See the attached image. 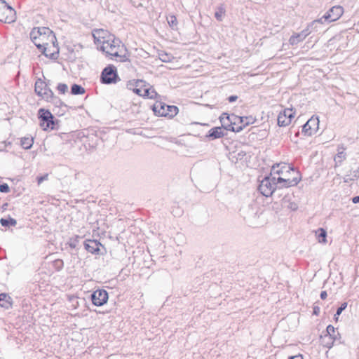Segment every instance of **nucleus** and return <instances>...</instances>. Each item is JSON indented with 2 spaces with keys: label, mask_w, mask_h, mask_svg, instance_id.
<instances>
[{
  "label": "nucleus",
  "mask_w": 359,
  "mask_h": 359,
  "mask_svg": "<svg viewBox=\"0 0 359 359\" xmlns=\"http://www.w3.org/2000/svg\"><path fill=\"white\" fill-rule=\"evenodd\" d=\"M29 35L32 41L46 57L53 60L57 59L59 50L55 47L56 39L48 27H34Z\"/></svg>",
  "instance_id": "nucleus-1"
},
{
  "label": "nucleus",
  "mask_w": 359,
  "mask_h": 359,
  "mask_svg": "<svg viewBox=\"0 0 359 359\" xmlns=\"http://www.w3.org/2000/svg\"><path fill=\"white\" fill-rule=\"evenodd\" d=\"M301 174L299 171H296V176L292 179L284 178L279 177L276 178L271 176V173L269 176H266L260 182L258 190L260 193L266 196H271L273 192L276 190L278 184L283 183L280 187H291L296 186L301 180Z\"/></svg>",
  "instance_id": "nucleus-2"
},
{
  "label": "nucleus",
  "mask_w": 359,
  "mask_h": 359,
  "mask_svg": "<svg viewBox=\"0 0 359 359\" xmlns=\"http://www.w3.org/2000/svg\"><path fill=\"white\" fill-rule=\"evenodd\" d=\"M121 41L118 39L104 40L102 42L100 49L107 54L116 57V60L121 62H130L129 55L124 45H120Z\"/></svg>",
  "instance_id": "nucleus-3"
},
{
  "label": "nucleus",
  "mask_w": 359,
  "mask_h": 359,
  "mask_svg": "<svg viewBox=\"0 0 359 359\" xmlns=\"http://www.w3.org/2000/svg\"><path fill=\"white\" fill-rule=\"evenodd\" d=\"M38 117L40 121V126L44 130H57L58 128L59 121L54 117L49 110L43 108L39 109Z\"/></svg>",
  "instance_id": "nucleus-4"
},
{
  "label": "nucleus",
  "mask_w": 359,
  "mask_h": 359,
  "mask_svg": "<svg viewBox=\"0 0 359 359\" xmlns=\"http://www.w3.org/2000/svg\"><path fill=\"white\" fill-rule=\"evenodd\" d=\"M321 20H316L311 22L306 29L299 33L292 34L289 39V42L292 46L297 45L302 41L313 31H318V26L320 25Z\"/></svg>",
  "instance_id": "nucleus-5"
},
{
  "label": "nucleus",
  "mask_w": 359,
  "mask_h": 359,
  "mask_svg": "<svg viewBox=\"0 0 359 359\" xmlns=\"http://www.w3.org/2000/svg\"><path fill=\"white\" fill-rule=\"evenodd\" d=\"M152 109L156 115L161 116L174 117L178 113V107L175 105H168L163 102H157L153 105Z\"/></svg>",
  "instance_id": "nucleus-6"
},
{
  "label": "nucleus",
  "mask_w": 359,
  "mask_h": 359,
  "mask_svg": "<svg viewBox=\"0 0 359 359\" xmlns=\"http://www.w3.org/2000/svg\"><path fill=\"white\" fill-rule=\"evenodd\" d=\"M16 19L15 11L5 0H0V21L11 23Z\"/></svg>",
  "instance_id": "nucleus-7"
},
{
  "label": "nucleus",
  "mask_w": 359,
  "mask_h": 359,
  "mask_svg": "<svg viewBox=\"0 0 359 359\" xmlns=\"http://www.w3.org/2000/svg\"><path fill=\"white\" fill-rule=\"evenodd\" d=\"M120 80L117 74L116 67L112 65H109L103 69L101 76L100 81L103 84L116 83Z\"/></svg>",
  "instance_id": "nucleus-8"
},
{
  "label": "nucleus",
  "mask_w": 359,
  "mask_h": 359,
  "mask_svg": "<svg viewBox=\"0 0 359 359\" xmlns=\"http://www.w3.org/2000/svg\"><path fill=\"white\" fill-rule=\"evenodd\" d=\"M344 13V8L341 6H334L329 9L324 15L319 18L321 20L320 24L324 22H332L337 20Z\"/></svg>",
  "instance_id": "nucleus-9"
},
{
  "label": "nucleus",
  "mask_w": 359,
  "mask_h": 359,
  "mask_svg": "<svg viewBox=\"0 0 359 359\" xmlns=\"http://www.w3.org/2000/svg\"><path fill=\"white\" fill-rule=\"evenodd\" d=\"M34 90L38 96L44 100H48V97H51L53 93L41 79H38L35 82Z\"/></svg>",
  "instance_id": "nucleus-10"
},
{
  "label": "nucleus",
  "mask_w": 359,
  "mask_h": 359,
  "mask_svg": "<svg viewBox=\"0 0 359 359\" xmlns=\"http://www.w3.org/2000/svg\"><path fill=\"white\" fill-rule=\"evenodd\" d=\"M319 128V119L313 116L306 123L303 125L302 132L306 136H311L315 134Z\"/></svg>",
  "instance_id": "nucleus-11"
},
{
  "label": "nucleus",
  "mask_w": 359,
  "mask_h": 359,
  "mask_svg": "<svg viewBox=\"0 0 359 359\" xmlns=\"http://www.w3.org/2000/svg\"><path fill=\"white\" fill-rule=\"evenodd\" d=\"M108 292L104 289H98L91 294L92 303L96 306H102L107 302Z\"/></svg>",
  "instance_id": "nucleus-12"
},
{
  "label": "nucleus",
  "mask_w": 359,
  "mask_h": 359,
  "mask_svg": "<svg viewBox=\"0 0 359 359\" xmlns=\"http://www.w3.org/2000/svg\"><path fill=\"white\" fill-rule=\"evenodd\" d=\"M146 86V82L141 79L130 80L126 83V88L138 95H142L143 87Z\"/></svg>",
  "instance_id": "nucleus-13"
},
{
  "label": "nucleus",
  "mask_w": 359,
  "mask_h": 359,
  "mask_svg": "<svg viewBox=\"0 0 359 359\" xmlns=\"http://www.w3.org/2000/svg\"><path fill=\"white\" fill-rule=\"evenodd\" d=\"M326 332L327 334L323 337V340L326 339H328L325 344V346L330 348L333 346L334 340L339 336V333L335 331V328L332 325H329L327 327Z\"/></svg>",
  "instance_id": "nucleus-14"
},
{
  "label": "nucleus",
  "mask_w": 359,
  "mask_h": 359,
  "mask_svg": "<svg viewBox=\"0 0 359 359\" xmlns=\"http://www.w3.org/2000/svg\"><path fill=\"white\" fill-rule=\"evenodd\" d=\"M294 168L285 163H280L273 165L271 168V174H277L278 175H284L285 173L290 172V171H294Z\"/></svg>",
  "instance_id": "nucleus-15"
},
{
  "label": "nucleus",
  "mask_w": 359,
  "mask_h": 359,
  "mask_svg": "<svg viewBox=\"0 0 359 359\" xmlns=\"http://www.w3.org/2000/svg\"><path fill=\"white\" fill-rule=\"evenodd\" d=\"M220 122L223 130H226L232 132L239 133L242 131L241 127L231 126V121L229 118V114L223 113L220 116Z\"/></svg>",
  "instance_id": "nucleus-16"
},
{
  "label": "nucleus",
  "mask_w": 359,
  "mask_h": 359,
  "mask_svg": "<svg viewBox=\"0 0 359 359\" xmlns=\"http://www.w3.org/2000/svg\"><path fill=\"white\" fill-rule=\"evenodd\" d=\"M84 248L92 254L99 255L100 252V246H102L97 240H86L84 243Z\"/></svg>",
  "instance_id": "nucleus-17"
},
{
  "label": "nucleus",
  "mask_w": 359,
  "mask_h": 359,
  "mask_svg": "<svg viewBox=\"0 0 359 359\" xmlns=\"http://www.w3.org/2000/svg\"><path fill=\"white\" fill-rule=\"evenodd\" d=\"M225 135L224 133V130L221 127H214L211 128L208 134L205 135L207 138L210 140H215L218 138H221Z\"/></svg>",
  "instance_id": "nucleus-18"
},
{
  "label": "nucleus",
  "mask_w": 359,
  "mask_h": 359,
  "mask_svg": "<svg viewBox=\"0 0 359 359\" xmlns=\"http://www.w3.org/2000/svg\"><path fill=\"white\" fill-rule=\"evenodd\" d=\"M345 147H344V145H341V146H339L338 147V149H337V155L334 156V162H335V165L337 166V165H339L341 162L345 160L346 158V153L344 152V150H345Z\"/></svg>",
  "instance_id": "nucleus-19"
},
{
  "label": "nucleus",
  "mask_w": 359,
  "mask_h": 359,
  "mask_svg": "<svg viewBox=\"0 0 359 359\" xmlns=\"http://www.w3.org/2000/svg\"><path fill=\"white\" fill-rule=\"evenodd\" d=\"M12 306V299L6 293L0 294V306L4 309H9Z\"/></svg>",
  "instance_id": "nucleus-20"
},
{
  "label": "nucleus",
  "mask_w": 359,
  "mask_h": 359,
  "mask_svg": "<svg viewBox=\"0 0 359 359\" xmlns=\"http://www.w3.org/2000/svg\"><path fill=\"white\" fill-rule=\"evenodd\" d=\"M286 110L285 109L281 111L278 116V125L280 127H285L290 125V119H287V116H286Z\"/></svg>",
  "instance_id": "nucleus-21"
},
{
  "label": "nucleus",
  "mask_w": 359,
  "mask_h": 359,
  "mask_svg": "<svg viewBox=\"0 0 359 359\" xmlns=\"http://www.w3.org/2000/svg\"><path fill=\"white\" fill-rule=\"evenodd\" d=\"M34 144V138L32 137H24L20 139V145L25 149H29Z\"/></svg>",
  "instance_id": "nucleus-22"
},
{
  "label": "nucleus",
  "mask_w": 359,
  "mask_h": 359,
  "mask_svg": "<svg viewBox=\"0 0 359 359\" xmlns=\"http://www.w3.org/2000/svg\"><path fill=\"white\" fill-rule=\"evenodd\" d=\"M147 86L148 84L146 83V86L143 87L141 96L152 99L157 93L154 89H151Z\"/></svg>",
  "instance_id": "nucleus-23"
},
{
  "label": "nucleus",
  "mask_w": 359,
  "mask_h": 359,
  "mask_svg": "<svg viewBox=\"0 0 359 359\" xmlns=\"http://www.w3.org/2000/svg\"><path fill=\"white\" fill-rule=\"evenodd\" d=\"M226 9L224 4H220L217 8L215 13V17L217 21L222 22L224 18V15L225 14Z\"/></svg>",
  "instance_id": "nucleus-24"
},
{
  "label": "nucleus",
  "mask_w": 359,
  "mask_h": 359,
  "mask_svg": "<svg viewBox=\"0 0 359 359\" xmlns=\"http://www.w3.org/2000/svg\"><path fill=\"white\" fill-rule=\"evenodd\" d=\"M316 236L320 243H325L327 242V231L323 228H319L316 231Z\"/></svg>",
  "instance_id": "nucleus-25"
},
{
  "label": "nucleus",
  "mask_w": 359,
  "mask_h": 359,
  "mask_svg": "<svg viewBox=\"0 0 359 359\" xmlns=\"http://www.w3.org/2000/svg\"><path fill=\"white\" fill-rule=\"evenodd\" d=\"M349 172H350V173L347 174L346 176V180H345V182L352 181V180H357L359 178V168L358 167L355 168V169L351 168Z\"/></svg>",
  "instance_id": "nucleus-26"
},
{
  "label": "nucleus",
  "mask_w": 359,
  "mask_h": 359,
  "mask_svg": "<svg viewBox=\"0 0 359 359\" xmlns=\"http://www.w3.org/2000/svg\"><path fill=\"white\" fill-rule=\"evenodd\" d=\"M242 117V121H241V125L239 127L242 128V130L248 126L250 124H253L255 121V118L252 117V116H241Z\"/></svg>",
  "instance_id": "nucleus-27"
},
{
  "label": "nucleus",
  "mask_w": 359,
  "mask_h": 359,
  "mask_svg": "<svg viewBox=\"0 0 359 359\" xmlns=\"http://www.w3.org/2000/svg\"><path fill=\"white\" fill-rule=\"evenodd\" d=\"M47 102L53 103L56 107H60L62 106L66 107L67 105L62 102V100L53 93L51 97H48V100H46Z\"/></svg>",
  "instance_id": "nucleus-28"
},
{
  "label": "nucleus",
  "mask_w": 359,
  "mask_h": 359,
  "mask_svg": "<svg viewBox=\"0 0 359 359\" xmlns=\"http://www.w3.org/2000/svg\"><path fill=\"white\" fill-rule=\"evenodd\" d=\"M86 92L85 88L79 84H73L71 87V93L72 95H83Z\"/></svg>",
  "instance_id": "nucleus-29"
},
{
  "label": "nucleus",
  "mask_w": 359,
  "mask_h": 359,
  "mask_svg": "<svg viewBox=\"0 0 359 359\" xmlns=\"http://www.w3.org/2000/svg\"><path fill=\"white\" fill-rule=\"evenodd\" d=\"M0 224L2 226L9 227L11 226H15L17 224L16 219L9 217L8 219L1 218L0 219Z\"/></svg>",
  "instance_id": "nucleus-30"
},
{
  "label": "nucleus",
  "mask_w": 359,
  "mask_h": 359,
  "mask_svg": "<svg viewBox=\"0 0 359 359\" xmlns=\"http://www.w3.org/2000/svg\"><path fill=\"white\" fill-rule=\"evenodd\" d=\"M81 238V236H75L74 237H72L69 239L68 242H67V245L72 249H75L77 245H78V243L79 242V240Z\"/></svg>",
  "instance_id": "nucleus-31"
},
{
  "label": "nucleus",
  "mask_w": 359,
  "mask_h": 359,
  "mask_svg": "<svg viewBox=\"0 0 359 359\" xmlns=\"http://www.w3.org/2000/svg\"><path fill=\"white\" fill-rule=\"evenodd\" d=\"M53 266L57 271H61L64 267V262L62 259H57L53 262Z\"/></svg>",
  "instance_id": "nucleus-32"
},
{
  "label": "nucleus",
  "mask_w": 359,
  "mask_h": 359,
  "mask_svg": "<svg viewBox=\"0 0 359 359\" xmlns=\"http://www.w3.org/2000/svg\"><path fill=\"white\" fill-rule=\"evenodd\" d=\"M159 58L162 62H168L171 61L172 56L166 53H162L159 54Z\"/></svg>",
  "instance_id": "nucleus-33"
},
{
  "label": "nucleus",
  "mask_w": 359,
  "mask_h": 359,
  "mask_svg": "<svg viewBox=\"0 0 359 359\" xmlns=\"http://www.w3.org/2000/svg\"><path fill=\"white\" fill-rule=\"evenodd\" d=\"M168 22L171 27L174 28L177 25V18L175 15H170L168 18Z\"/></svg>",
  "instance_id": "nucleus-34"
},
{
  "label": "nucleus",
  "mask_w": 359,
  "mask_h": 359,
  "mask_svg": "<svg viewBox=\"0 0 359 359\" xmlns=\"http://www.w3.org/2000/svg\"><path fill=\"white\" fill-rule=\"evenodd\" d=\"M286 110V116L288 117L287 119H290V124L291 123L292 119L294 117L295 111L292 108H287Z\"/></svg>",
  "instance_id": "nucleus-35"
},
{
  "label": "nucleus",
  "mask_w": 359,
  "mask_h": 359,
  "mask_svg": "<svg viewBox=\"0 0 359 359\" xmlns=\"http://www.w3.org/2000/svg\"><path fill=\"white\" fill-rule=\"evenodd\" d=\"M57 89L60 93L65 94L67 91L68 87L67 84L60 83L57 86Z\"/></svg>",
  "instance_id": "nucleus-36"
},
{
  "label": "nucleus",
  "mask_w": 359,
  "mask_h": 359,
  "mask_svg": "<svg viewBox=\"0 0 359 359\" xmlns=\"http://www.w3.org/2000/svg\"><path fill=\"white\" fill-rule=\"evenodd\" d=\"M229 118H230V121L235 122L240 125H241V121H242V120H243L241 116H236L233 114H229Z\"/></svg>",
  "instance_id": "nucleus-37"
},
{
  "label": "nucleus",
  "mask_w": 359,
  "mask_h": 359,
  "mask_svg": "<svg viewBox=\"0 0 359 359\" xmlns=\"http://www.w3.org/2000/svg\"><path fill=\"white\" fill-rule=\"evenodd\" d=\"M347 307V302H344L341 304V306L339 307H338V309H337V312L335 313V316H339L343 311H344Z\"/></svg>",
  "instance_id": "nucleus-38"
},
{
  "label": "nucleus",
  "mask_w": 359,
  "mask_h": 359,
  "mask_svg": "<svg viewBox=\"0 0 359 359\" xmlns=\"http://www.w3.org/2000/svg\"><path fill=\"white\" fill-rule=\"evenodd\" d=\"M10 191V187L6 183H3L0 185V192L8 193Z\"/></svg>",
  "instance_id": "nucleus-39"
},
{
  "label": "nucleus",
  "mask_w": 359,
  "mask_h": 359,
  "mask_svg": "<svg viewBox=\"0 0 359 359\" xmlns=\"http://www.w3.org/2000/svg\"><path fill=\"white\" fill-rule=\"evenodd\" d=\"M48 174H45V175H43L42 176L38 177H37L38 184H40L41 183H42L45 180H48Z\"/></svg>",
  "instance_id": "nucleus-40"
},
{
  "label": "nucleus",
  "mask_w": 359,
  "mask_h": 359,
  "mask_svg": "<svg viewBox=\"0 0 359 359\" xmlns=\"http://www.w3.org/2000/svg\"><path fill=\"white\" fill-rule=\"evenodd\" d=\"M320 309L318 306L314 305L313 307V314L315 316H318L320 314Z\"/></svg>",
  "instance_id": "nucleus-41"
},
{
  "label": "nucleus",
  "mask_w": 359,
  "mask_h": 359,
  "mask_svg": "<svg viewBox=\"0 0 359 359\" xmlns=\"http://www.w3.org/2000/svg\"><path fill=\"white\" fill-rule=\"evenodd\" d=\"M238 96L237 95H231L229 96L227 100L229 102H233L235 101H236L238 100Z\"/></svg>",
  "instance_id": "nucleus-42"
},
{
  "label": "nucleus",
  "mask_w": 359,
  "mask_h": 359,
  "mask_svg": "<svg viewBox=\"0 0 359 359\" xmlns=\"http://www.w3.org/2000/svg\"><path fill=\"white\" fill-rule=\"evenodd\" d=\"M288 359H303V357L302 355L298 354L296 355L290 356Z\"/></svg>",
  "instance_id": "nucleus-43"
},
{
  "label": "nucleus",
  "mask_w": 359,
  "mask_h": 359,
  "mask_svg": "<svg viewBox=\"0 0 359 359\" xmlns=\"http://www.w3.org/2000/svg\"><path fill=\"white\" fill-rule=\"evenodd\" d=\"M320 298H321L322 299H326V297H327V292H326V291H322V292H320Z\"/></svg>",
  "instance_id": "nucleus-44"
},
{
  "label": "nucleus",
  "mask_w": 359,
  "mask_h": 359,
  "mask_svg": "<svg viewBox=\"0 0 359 359\" xmlns=\"http://www.w3.org/2000/svg\"><path fill=\"white\" fill-rule=\"evenodd\" d=\"M352 201L353 203H359V195L357 196H354L353 198H352Z\"/></svg>",
  "instance_id": "nucleus-45"
},
{
  "label": "nucleus",
  "mask_w": 359,
  "mask_h": 359,
  "mask_svg": "<svg viewBox=\"0 0 359 359\" xmlns=\"http://www.w3.org/2000/svg\"><path fill=\"white\" fill-rule=\"evenodd\" d=\"M93 37H94L95 43L100 42V39L96 36L95 34H93Z\"/></svg>",
  "instance_id": "nucleus-46"
},
{
  "label": "nucleus",
  "mask_w": 359,
  "mask_h": 359,
  "mask_svg": "<svg viewBox=\"0 0 359 359\" xmlns=\"http://www.w3.org/2000/svg\"><path fill=\"white\" fill-rule=\"evenodd\" d=\"M231 126H240V124H238L235 122L231 121Z\"/></svg>",
  "instance_id": "nucleus-47"
},
{
  "label": "nucleus",
  "mask_w": 359,
  "mask_h": 359,
  "mask_svg": "<svg viewBox=\"0 0 359 359\" xmlns=\"http://www.w3.org/2000/svg\"><path fill=\"white\" fill-rule=\"evenodd\" d=\"M96 33L98 34H100L101 33H104V31L102 29H100V30H97L96 31ZM101 36L99 35V37H100Z\"/></svg>",
  "instance_id": "nucleus-48"
},
{
  "label": "nucleus",
  "mask_w": 359,
  "mask_h": 359,
  "mask_svg": "<svg viewBox=\"0 0 359 359\" xmlns=\"http://www.w3.org/2000/svg\"><path fill=\"white\" fill-rule=\"evenodd\" d=\"M338 316H334V320H335L336 321H337V320H338Z\"/></svg>",
  "instance_id": "nucleus-49"
},
{
  "label": "nucleus",
  "mask_w": 359,
  "mask_h": 359,
  "mask_svg": "<svg viewBox=\"0 0 359 359\" xmlns=\"http://www.w3.org/2000/svg\"><path fill=\"white\" fill-rule=\"evenodd\" d=\"M293 210H296L297 207L292 206Z\"/></svg>",
  "instance_id": "nucleus-50"
},
{
  "label": "nucleus",
  "mask_w": 359,
  "mask_h": 359,
  "mask_svg": "<svg viewBox=\"0 0 359 359\" xmlns=\"http://www.w3.org/2000/svg\"><path fill=\"white\" fill-rule=\"evenodd\" d=\"M293 210H296L297 207L292 206Z\"/></svg>",
  "instance_id": "nucleus-51"
}]
</instances>
